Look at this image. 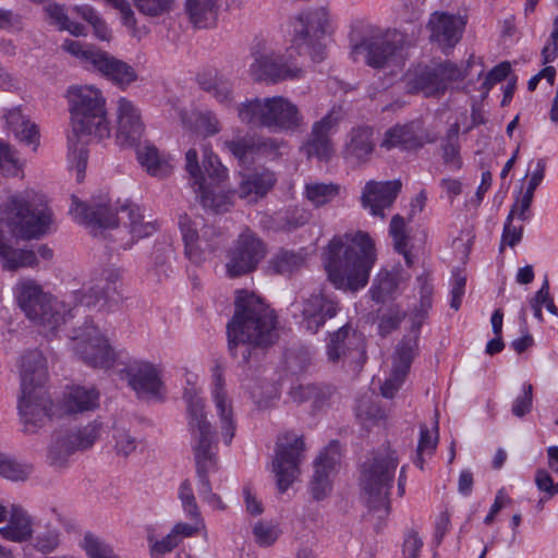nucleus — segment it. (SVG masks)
<instances>
[{
  "mask_svg": "<svg viewBox=\"0 0 558 558\" xmlns=\"http://www.w3.org/2000/svg\"><path fill=\"white\" fill-rule=\"evenodd\" d=\"M327 23L328 14L322 8L299 13L291 21V46L286 53L253 52L254 61L248 70L252 78L267 84L302 78L304 70L293 60L292 51L320 62L325 58V46L320 40L325 36Z\"/></svg>",
  "mask_w": 558,
  "mask_h": 558,
  "instance_id": "obj_1",
  "label": "nucleus"
},
{
  "mask_svg": "<svg viewBox=\"0 0 558 558\" xmlns=\"http://www.w3.org/2000/svg\"><path fill=\"white\" fill-rule=\"evenodd\" d=\"M234 306V314L227 324L228 349L231 356L244 365L256 349L277 341V316L260 298L244 290L238 292Z\"/></svg>",
  "mask_w": 558,
  "mask_h": 558,
  "instance_id": "obj_2",
  "label": "nucleus"
},
{
  "mask_svg": "<svg viewBox=\"0 0 558 558\" xmlns=\"http://www.w3.org/2000/svg\"><path fill=\"white\" fill-rule=\"evenodd\" d=\"M377 259L375 242L365 231L333 236L324 253V266L330 283L342 291L364 289Z\"/></svg>",
  "mask_w": 558,
  "mask_h": 558,
  "instance_id": "obj_3",
  "label": "nucleus"
},
{
  "mask_svg": "<svg viewBox=\"0 0 558 558\" xmlns=\"http://www.w3.org/2000/svg\"><path fill=\"white\" fill-rule=\"evenodd\" d=\"M47 377L44 354L39 350L26 352L21 359V397L17 404L24 433H36L51 416L53 403L44 387Z\"/></svg>",
  "mask_w": 558,
  "mask_h": 558,
  "instance_id": "obj_4",
  "label": "nucleus"
},
{
  "mask_svg": "<svg viewBox=\"0 0 558 558\" xmlns=\"http://www.w3.org/2000/svg\"><path fill=\"white\" fill-rule=\"evenodd\" d=\"M399 465L396 450L389 446L373 451L359 468V487L365 506L374 512H390V490Z\"/></svg>",
  "mask_w": 558,
  "mask_h": 558,
  "instance_id": "obj_5",
  "label": "nucleus"
},
{
  "mask_svg": "<svg viewBox=\"0 0 558 558\" xmlns=\"http://www.w3.org/2000/svg\"><path fill=\"white\" fill-rule=\"evenodd\" d=\"M184 398L187 403L189 428L192 434V449L196 464L197 490L204 499L213 493L208 473L217 469V445L215 433L205 413L202 398L186 391Z\"/></svg>",
  "mask_w": 558,
  "mask_h": 558,
  "instance_id": "obj_6",
  "label": "nucleus"
},
{
  "mask_svg": "<svg viewBox=\"0 0 558 558\" xmlns=\"http://www.w3.org/2000/svg\"><path fill=\"white\" fill-rule=\"evenodd\" d=\"M203 168L204 172L198 165L197 150L190 148L185 154V169L190 174L193 186L196 187L195 192L202 206L216 214L228 211L232 205L230 196L217 191L218 184L228 177L227 168L207 148L204 149Z\"/></svg>",
  "mask_w": 558,
  "mask_h": 558,
  "instance_id": "obj_7",
  "label": "nucleus"
},
{
  "mask_svg": "<svg viewBox=\"0 0 558 558\" xmlns=\"http://www.w3.org/2000/svg\"><path fill=\"white\" fill-rule=\"evenodd\" d=\"M72 128L77 141L92 137L98 141L110 136L106 100L92 86H73L68 92Z\"/></svg>",
  "mask_w": 558,
  "mask_h": 558,
  "instance_id": "obj_8",
  "label": "nucleus"
},
{
  "mask_svg": "<svg viewBox=\"0 0 558 558\" xmlns=\"http://www.w3.org/2000/svg\"><path fill=\"white\" fill-rule=\"evenodd\" d=\"M236 109L239 120L250 128L294 131L302 123L298 107L283 96L246 99Z\"/></svg>",
  "mask_w": 558,
  "mask_h": 558,
  "instance_id": "obj_9",
  "label": "nucleus"
},
{
  "mask_svg": "<svg viewBox=\"0 0 558 558\" xmlns=\"http://www.w3.org/2000/svg\"><path fill=\"white\" fill-rule=\"evenodd\" d=\"M0 213L11 233L24 240L40 238L52 223V211L47 205L33 206L22 194L8 197Z\"/></svg>",
  "mask_w": 558,
  "mask_h": 558,
  "instance_id": "obj_10",
  "label": "nucleus"
},
{
  "mask_svg": "<svg viewBox=\"0 0 558 558\" xmlns=\"http://www.w3.org/2000/svg\"><path fill=\"white\" fill-rule=\"evenodd\" d=\"M62 48L120 87H126L137 80V73L132 65L94 46L65 39Z\"/></svg>",
  "mask_w": 558,
  "mask_h": 558,
  "instance_id": "obj_11",
  "label": "nucleus"
},
{
  "mask_svg": "<svg viewBox=\"0 0 558 558\" xmlns=\"http://www.w3.org/2000/svg\"><path fill=\"white\" fill-rule=\"evenodd\" d=\"M179 229L184 243L185 256L194 264L205 260L207 253H214L226 242L223 232L213 225H207L203 217H179Z\"/></svg>",
  "mask_w": 558,
  "mask_h": 558,
  "instance_id": "obj_12",
  "label": "nucleus"
},
{
  "mask_svg": "<svg viewBox=\"0 0 558 558\" xmlns=\"http://www.w3.org/2000/svg\"><path fill=\"white\" fill-rule=\"evenodd\" d=\"M19 306L33 322L56 329L64 317L52 307V299L32 279H24L16 284Z\"/></svg>",
  "mask_w": 558,
  "mask_h": 558,
  "instance_id": "obj_13",
  "label": "nucleus"
},
{
  "mask_svg": "<svg viewBox=\"0 0 558 558\" xmlns=\"http://www.w3.org/2000/svg\"><path fill=\"white\" fill-rule=\"evenodd\" d=\"M304 451L305 444L302 435L287 432L278 437L272 471L276 473L280 493L287 492L300 474Z\"/></svg>",
  "mask_w": 558,
  "mask_h": 558,
  "instance_id": "obj_14",
  "label": "nucleus"
},
{
  "mask_svg": "<svg viewBox=\"0 0 558 558\" xmlns=\"http://www.w3.org/2000/svg\"><path fill=\"white\" fill-rule=\"evenodd\" d=\"M101 425L92 422L74 430L58 432L52 436L48 449V461L53 468L63 469L76 451L92 448L100 436Z\"/></svg>",
  "mask_w": 558,
  "mask_h": 558,
  "instance_id": "obj_15",
  "label": "nucleus"
},
{
  "mask_svg": "<svg viewBox=\"0 0 558 558\" xmlns=\"http://www.w3.org/2000/svg\"><path fill=\"white\" fill-rule=\"evenodd\" d=\"M74 332L73 351L85 364L95 368H110L113 365V349L93 322L86 320L84 326Z\"/></svg>",
  "mask_w": 558,
  "mask_h": 558,
  "instance_id": "obj_16",
  "label": "nucleus"
},
{
  "mask_svg": "<svg viewBox=\"0 0 558 558\" xmlns=\"http://www.w3.org/2000/svg\"><path fill=\"white\" fill-rule=\"evenodd\" d=\"M265 255V243L250 229H245L227 252L228 277L238 278L254 271Z\"/></svg>",
  "mask_w": 558,
  "mask_h": 558,
  "instance_id": "obj_17",
  "label": "nucleus"
},
{
  "mask_svg": "<svg viewBox=\"0 0 558 558\" xmlns=\"http://www.w3.org/2000/svg\"><path fill=\"white\" fill-rule=\"evenodd\" d=\"M326 353L328 360L333 363L342 360L352 365L354 369H360L366 361L365 337L347 323L329 332Z\"/></svg>",
  "mask_w": 558,
  "mask_h": 558,
  "instance_id": "obj_18",
  "label": "nucleus"
},
{
  "mask_svg": "<svg viewBox=\"0 0 558 558\" xmlns=\"http://www.w3.org/2000/svg\"><path fill=\"white\" fill-rule=\"evenodd\" d=\"M70 214L77 223L92 229H111L118 226V208L105 194L93 196L89 202L72 196Z\"/></svg>",
  "mask_w": 558,
  "mask_h": 558,
  "instance_id": "obj_19",
  "label": "nucleus"
},
{
  "mask_svg": "<svg viewBox=\"0 0 558 558\" xmlns=\"http://www.w3.org/2000/svg\"><path fill=\"white\" fill-rule=\"evenodd\" d=\"M400 51L401 45L397 39L386 34L363 38L352 47L351 56L354 61H357L360 56H364V62L368 66L380 70L395 64L400 57Z\"/></svg>",
  "mask_w": 558,
  "mask_h": 558,
  "instance_id": "obj_20",
  "label": "nucleus"
},
{
  "mask_svg": "<svg viewBox=\"0 0 558 558\" xmlns=\"http://www.w3.org/2000/svg\"><path fill=\"white\" fill-rule=\"evenodd\" d=\"M121 374L137 397L161 398L163 381L159 366L147 361H133L121 369Z\"/></svg>",
  "mask_w": 558,
  "mask_h": 558,
  "instance_id": "obj_21",
  "label": "nucleus"
},
{
  "mask_svg": "<svg viewBox=\"0 0 558 558\" xmlns=\"http://www.w3.org/2000/svg\"><path fill=\"white\" fill-rule=\"evenodd\" d=\"M342 119L341 109L335 107L312 126L308 140L302 150L308 157L328 160L332 154L331 133L336 132Z\"/></svg>",
  "mask_w": 558,
  "mask_h": 558,
  "instance_id": "obj_22",
  "label": "nucleus"
},
{
  "mask_svg": "<svg viewBox=\"0 0 558 558\" xmlns=\"http://www.w3.org/2000/svg\"><path fill=\"white\" fill-rule=\"evenodd\" d=\"M298 308L301 312V325L311 333H316L328 319L337 316L340 305L336 299L317 292L303 299Z\"/></svg>",
  "mask_w": 558,
  "mask_h": 558,
  "instance_id": "obj_23",
  "label": "nucleus"
},
{
  "mask_svg": "<svg viewBox=\"0 0 558 558\" xmlns=\"http://www.w3.org/2000/svg\"><path fill=\"white\" fill-rule=\"evenodd\" d=\"M401 187L400 180L366 182L361 195L363 208L368 209L372 216L385 219V209H389L393 205Z\"/></svg>",
  "mask_w": 558,
  "mask_h": 558,
  "instance_id": "obj_24",
  "label": "nucleus"
},
{
  "mask_svg": "<svg viewBox=\"0 0 558 558\" xmlns=\"http://www.w3.org/2000/svg\"><path fill=\"white\" fill-rule=\"evenodd\" d=\"M464 27L465 21L461 16L434 12L428 21L430 41L447 54L460 41Z\"/></svg>",
  "mask_w": 558,
  "mask_h": 558,
  "instance_id": "obj_25",
  "label": "nucleus"
},
{
  "mask_svg": "<svg viewBox=\"0 0 558 558\" xmlns=\"http://www.w3.org/2000/svg\"><path fill=\"white\" fill-rule=\"evenodd\" d=\"M101 278L95 286H93L87 293L83 294L77 304L71 312L80 314L84 312L85 307L111 308L118 304L121 296L118 291L119 274L113 269L104 271Z\"/></svg>",
  "mask_w": 558,
  "mask_h": 558,
  "instance_id": "obj_26",
  "label": "nucleus"
},
{
  "mask_svg": "<svg viewBox=\"0 0 558 558\" xmlns=\"http://www.w3.org/2000/svg\"><path fill=\"white\" fill-rule=\"evenodd\" d=\"M117 141L121 146H134L144 134L140 110L126 98H120L117 109Z\"/></svg>",
  "mask_w": 558,
  "mask_h": 558,
  "instance_id": "obj_27",
  "label": "nucleus"
},
{
  "mask_svg": "<svg viewBox=\"0 0 558 558\" xmlns=\"http://www.w3.org/2000/svg\"><path fill=\"white\" fill-rule=\"evenodd\" d=\"M340 444L332 440L320 452L315 461V473L311 482V489L314 499L322 500L331 490L329 474L340 461Z\"/></svg>",
  "mask_w": 558,
  "mask_h": 558,
  "instance_id": "obj_28",
  "label": "nucleus"
},
{
  "mask_svg": "<svg viewBox=\"0 0 558 558\" xmlns=\"http://www.w3.org/2000/svg\"><path fill=\"white\" fill-rule=\"evenodd\" d=\"M376 147L374 129L368 125L352 128L347 135L343 158L354 165L366 163Z\"/></svg>",
  "mask_w": 558,
  "mask_h": 558,
  "instance_id": "obj_29",
  "label": "nucleus"
},
{
  "mask_svg": "<svg viewBox=\"0 0 558 558\" xmlns=\"http://www.w3.org/2000/svg\"><path fill=\"white\" fill-rule=\"evenodd\" d=\"M432 142L414 122L404 125H396L386 131L380 144L386 149L400 147L402 149L421 148L425 143Z\"/></svg>",
  "mask_w": 558,
  "mask_h": 558,
  "instance_id": "obj_30",
  "label": "nucleus"
},
{
  "mask_svg": "<svg viewBox=\"0 0 558 558\" xmlns=\"http://www.w3.org/2000/svg\"><path fill=\"white\" fill-rule=\"evenodd\" d=\"M199 88L208 93L221 106L231 108L234 104L232 82L216 70H204L196 75Z\"/></svg>",
  "mask_w": 558,
  "mask_h": 558,
  "instance_id": "obj_31",
  "label": "nucleus"
},
{
  "mask_svg": "<svg viewBox=\"0 0 558 558\" xmlns=\"http://www.w3.org/2000/svg\"><path fill=\"white\" fill-rule=\"evenodd\" d=\"M405 83L411 94L421 93L427 97L444 94L434 66L424 65L409 70L405 74Z\"/></svg>",
  "mask_w": 558,
  "mask_h": 558,
  "instance_id": "obj_32",
  "label": "nucleus"
},
{
  "mask_svg": "<svg viewBox=\"0 0 558 558\" xmlns=\"http://www.w3.org/2000/svg\"><path fill=\"white\" fill-rule=\"evenodd\" d=\"M213 400L216 407L217 414L220 421V428L223 442L229 446L232 441L235 432V422L233 420L232 403L228 399L223 387L221 377H217L216 387L213 391Z\"/></svg>",
  "mask_w": 558,
  "mask_h": 558,
  "instance_id": "obj_33",
  "label": "nucleus"
},
{
  "mask_svg": "<svg viewBox=\"0 0 558 558\" xmlns=\"http://www.w3.org/2000/svg\"><path fill=\"white\" fill-rule=\"evenodd\" d=\"M306 263V253L304 248L294 251L279 248L268 260L267 268L274 275L291 277L294 272L301 270Z\"/></svg>",
  "mask_w": 558,
  "mask_h": 558,
  "instance_id": "obj_34",
  "label": "nucleus"
},
{
  "mask_svg": "<svg viewBox=\"0 0 558 558\" xmlns=\"http://www.w3.org/2000/svg\"><path fill=\"white\" fill-rule=\"evenodd\" d=\"M275 182L276 178L271 171L266 169L255 171L243 177L239 186V195L248 202H256L272 189Z\"/></svg>",
  "mask_w": 558,
  "mask_h": 558,
  "instance_id": "obj_35",
  "label": "nucleus"
},
{
  "mask_svg": "<svg viewBox=\"0 0 558 558\" xmlns=\"http://www.w3.org/2000/svg\"><path fill=\"white\" fill-rule=\"evenodd\" d=\"M402 280V269H381L375 277L369 289L371 299L376 303H385L396 298Z\"/></svg>",
  "mask_w": 558,
  "mask_h": 558,
  "instance_id": "obj_36",
  "label": "nucleus"
},
{
  "mask_svg": "<svg viewBox=\"0 0 558 558\" xmlns=\"http://www.w3.org/2000/svg\"><path fill=\"white\" fill-rule=\"evenodd\" d=\"M8 129L14 134L15 138L26 145H33L35 150L39 145V130L37 125L31 122L22 113L20 108H13L5 114Z\"/></svg>",
  "mask_w": 558,
  "mask_h": 558,
  "instance_id": "obj_37",
  "label": "nucleus"
},
{
  "mask_svg": "<svg viewBox=\"0 0 558 558\" xmlns=\"http://www.w3.org/2000/svg\"><path fill=\"white\" fill-rule=\"evenodd\" d=\"M99 392L95 388L72 387L64 395L62 409L68 414L93 411L98 407Z\"/></svg>",
  "mask_w": 558,
  "mask_h": 558,
  "instance_id": "obj_38",
  "label": "nucleus"
},
{
  "mask_svg": "<svg viewBox=\"0 0 558 558\" xmlns=\"http://www.w3.org/2000/svg\"><path fill=\"white\" fill-rule=\"evenodd\" d=\"M0 259L5 270L35 267L38 264L37 255L31 250L13 248L5 243V235L0 230Z\"/></svg>",
  "mask_w": 558,
  "mask_h": 558,
  "instance_id": "obj_39",
  "label": "nucleus"
},
{
  "mask_svg": "<svg viewBox=\"0 0 558 558\" xmlns=\"http://www.w3.org/2000/svg\"><path fill=\"white\" fill-rule=\"evenodd\" d=\"M32 521L21 507L12 506L5 526L0 527V535L8 541L21 543L32 536Z\"/></svg>",
  "mask_w": 558,
  "mask_h": 558,
  "instance_id": "obj_40",
  "label": "nucleus"
},
{
  "mask_svg": "<svg viewBox=\"0 0 558 558\" xmlns=\"http://www.w3.org/2000/svg\"><path fill=\"white\" fill-rule=\"evenodd\" d=\"M420 286V302L411 313L412 330L420 333V329L428 317V312L433 304V284L428 274H423L416 278Z\"/></svg>",
  "mask_w": 558,
  "mask_h": 558,
  "instance_id": "obj_41",
  "label": "nucleus"
},
{
  "mask_svg": "<svg viewBox=\"0 0 558 558\" xmlns=\"http://www.w3.org/2000/svg\"><path fill=\"white\" fill-rule=\"evenodd\" d=\"M191 22L198 28L214 26L218 19L216 0H186Z\"/></svg>",
  "mask_w": 558,
  "mask_h": 558,
  "instance_id": "obj_42",
  "label": "nucleus"
},
{
  "mask_svg": "<svg viewBox=\"0 0 558 558\" xmlns=\"http://www.w3.org/2000/svg\"><path fill=\"white\" fill-rule=\"evenodd\" d=\"M137 160L146 171L154 177L165 178L171 172V165L159 155L158 149L154 145H145L138 148Z\"/></svg>",
  "mask_w": 558,
  "mask_h": 558,
  "instance_id": "obj_43",
  "label": "nucleus"
},
{
  "mask_svg": "<svg viewBox=\"0 0 558 558\" xmlns=\"http://www.w3.org/2000/svg\"><path fill=\"white\" fill-rule=\"evenodd\" d=\"M460 126L453 123L449 126L444 143L441 145L444 163L453 171L462 168L459 143Z\"/></svg>",
  "mask_w": 558,
  "mask_h": 558,
  "instance_id": "obj_44",
  "label": "nucleus"
},
{
  "mask_svg": "<svg viewBox=\"0 0 558 558\" xmlns=\"http://www.w3.org/2000/svg\"><path fill=\"white\" fill-rule=\"evenodd\" d=\"M122 213L128 214L129 218V232L133 240L144 239L154 234L157 231L155 222H145L141 208L135 204H129L121 207Z\"/></svg>",
  "mask_w": 558,
  "mask_h": 558,
  "instance_id": "obj_45",
  "label": "nucleus"
},
{
  "mask_svg": "<svg viewBox=\"0 0 558 558\" xmlns=\"http://www.w3.org/2000/svg\"><path fill=\"white\" fill-rule=\"evenodd\" d=\"M340 193L336 183L310 182L305 184L304 195L315 207L332 202Z\"/></svg>",
  "mask_w": 558,
  "mask_h": 558,
  "instance_id": "obj_46",
  "label": "nucleus"
},
{
  "mask_svg": "<svg viewBox=\"0 0 558 558\" xmlns=\"http://www.w3.org/2000/svg\"><path fill=\"white\" fill-rule=\"evenodd\" d=\"M417 351L418 333L414 332L411 336L403 337L396 348L392 365L410 372L411 364Z\"/></svg>",
  "mask_w": 558,
  "mask_h": 558,
  "instance_id": "obj_47",
  "label": "nucleus"
},
{
  "mask_svg": "<svg viewBox=\"0 0 558 558\" xmlns=\"http://www.w3.org/2000/svg\"><path fill=\"white\" fill-rule=\"evenodd\" d=\"M288 396L296 404L312 401L314 409L320 408L327 398V393L322 387L311 384L293 386Z\"/></svg>",
  "mask_w": 558,
  "mask_h": 558,
  "instance_id": "obj_48",
  "label": "nucleus"
},
{
  "mask_svg": "<svg viewBox=\"0 0 558 558\" xmlns=\"http://www.w3.org/2000/svg\"><path fill=\"white\" fill-rule=\"evenodd\" d=\"M225 145L241 163H244L254 155H258L256 135H245L236 140L227 141Z\"/></svg>",
  "mask_w": 558,
  "mask_h": 558,
  "instance_id": "obj_49",
  "label": "nucleus"
},
{
  "mask_svg": "<svg viewBox=\"0 0 558 558\" xmlns=\"http://www.w3.org/2000/svg\"><path fill=\"white\" fill-rule=\"evenodd\" d=\"M33 465L22 463L3 453L0 460V475L14 482H24L33 473Z\"/></svg>",
  "mask_w": 558,
  "mask_h": 558,
  "instance_id": "obj_50",
  "label": "nucleus"
},
{
  "mask_svg": "<svg viewBox=\"0 0 558 558\" xmlns=\"http://www.w3.org/2000/svg\"><path fill=\"white\" fill-rule=\"evenodd\" d=\"M81 547L84 549L87 558H113L117 555L105 539L92 532L85 533Z\"/></svg>",
  "mask_w": 558,
  "mask_h": 558,
  "instance_id": "obj_51",
  "label": "nucleus"
},
{
  "mask_svg": "<svg viewBox=\"0 0 558 558\" xmlns=\"http://www.w3.org/2000/svg\"><path fill=\"white\" fill-rule=\"evenodd\" d=\"M22 166L16 151L7 143L0 141V173L5 177H19Z\"/></svg>",
  "mask_w": 558,
  "mask_h": 558,
  "instance_id": "obj_52",
  "label": "nucleus"
},
{
  "mask_svg": "<svg viewBox=\"0 0 558 558\" xmlns=\"http://www.w3.org/2000/svg\"><path fill=\"white\" fill-rule=\"evenodd\" d=\"M518 205L513 204L510 208V211L506 218L504 223L501 242H500V251H502L504 245H509L511 247L519 244L523 236V227H515L512 225L514 215L517 213Z\"/></svg>",
  "mask_w": 558,
  "mask_h": 558,
  "instance_id": "obj_53",
  "label": "nucleus"
},
{
  "mask_svg": "<svg viewBox=\"0 0 558 558\" xmlns=\"http://www.w3.org/2000/svg\"><path fill=\"white\" fill-rule=\"evenodd\" d=\"M311 211L302 207H294L286 213L280 222V229L286 232H292L311 220Z\"/></svg>",
  "mask_w": 558,
  "mask_h": 558,
  "instance_id": "obj_54",
  "label": "nucleus"
},
{
  "mask_svg": "<svg viewBox=\"0 0 558 558\" xmlns=\"http://www.w3.org/2000/svg\"><path fill=\"white\" fill-rule=\"evenodd\" d=\"M88 151L84 145L77 147L73 144L72 137H69V162L72 168L76 169V180L82 182L85 177L87 166Z\"/></svg>",
  "mask_w": 558,
  "mask_h": 558,
  "instance_id": "obj_55",
  "label": "nucleus"
},
{
  "mask_svg": "<svg viewBox=\"0 0 558 558\" xmlns=\"http://www.w3.org/2000/svg\"><path fill=\"white\" fill-rule=\"evenodd\" d=\"M179 499L181 500L186 515L190 519L199 521L201 511L193 493L192 484L189 480L181 483L179 487Z\"/></svg>",
  "mask_w": 558,
  "mask_h": 558,
  "instance_id": "obj_56",
  "label": "nucleus"
},
{
  "mask_svg": "<svg viewBox=\"0 0 558 558\" xmlns=\"http://www.w3.org/2000/svg\"><path fill=\"white\" fill-rule=\"evenodd\" d=\"M114 450L118 456L129 457L137 448V439L129 430L120 427L113 429Z\"/></svg>",
  "mask_w": 558,
  "mask_h": 558,
  "instance_id": "obj_57",
  "label": "nucleus"
},
{
  "mask_svg": "<svg viewBox=\"0 0 558 558\" xmlns=\"http://www.w3.org/2000/svg\"><path fill=\"white\" fill-rule=\"evenodd\" d=\"M136 9L147 16H159L169 12L173 0H133Z\"/></svg>",
  "mask_w": 558,
  "mask_h": 558,
  "instance_id": "obj_58",
  "label": "nucleus"
},
{
  "mask_svg": "<svg viewBox=\"0 0 558 558\" xmlns=\"http://www.w3.org/2000/svg\"><path fill=\"white\" fill-rule=\"evenodd\" d=\"M533 408V386L531 384H524L522 387V393L519 395L511 408V413L517 417H523L532 411Z\"/></svg>",
  "mask_w": 558,
  "mask_h": 558,
  "instance_id": "obj_59",
  "label": "nucleus"
},
{
  "mask_svg": "<svg viewBox=\"0 0 558 558\" xmlns=\"http://www.w3.org/2000/svg\"><path fill=\"white\" fill-rule=\"evenodd\" d=\"M438 81H440L442 85V92L445 93L448 86V83L453 81H461L465 77V73L456 65L454 63H451L449 61L442 62L434 66Z\"/></svg>",
  "mask_w": 558,
  "mask_h": 558,
  "instance_id": "obj_60",
  "label": "nucleus"
},
{
  "mask_svg": "<svg viewBox=\"0 0 558 558\" xmlns=\"http://www.w3.org/2000/svg\"><path fill=\"white\" fill-rule=\"evenodd\" d=\"M389 234L393 240V246L397 252L404 251L408 246V235L405 233V221L400 215H395L389 225Z\"/></svg>",
  "mask_w": 558,
  "mask_h": 558,
  "instance_id": "obj_61",
  "label": "nucleus"
},
{
  "mask_svg": "<svg viewBox=\"0 0 558 558\" xmlns=\"http://www.w3.org/2000/svg\"><path fill=\"white\" fill-rule=\"evenodd\" d=\"M409 372L392 365L390 376L380 387L381 395L385 398H393L397 391L402 387Z\"/></svg>",
  "mask_w": 558,
  "mask_h": 558,
  "instance_id": "obj_62",
  "label": "nucleus"
},
{
  "mask_svg": "<svg viewBox=\"0 0 558 558\" xmlns=\"http://www.w3.org/2000/svg\"><path fill=\"white\" fill-rule=\"evenodd\" d=\"M60 545V532L56 529L39 533L34 541V548L43 554H49Z\"/></svg>",
  "mask_w": 558,
  "mask_h": 558,
  "instance_id": "obj_63",
  "label": "nucleus"
},
{
  "mask_svg": "<svg viewBox=\"0 0 558 558\" xmlns=\"http://www.w3.org/2000/svg\"><path fill=\"white\" fill-rule=\"evenodd\" d=\"M541 57L543 64H549L558 58V14L553 21V29L547 44L541 51Z\"/></svg>",
  "mask_w": 558,
  "mask_h": 558,
  "instance_id": "obj_64",
  "label": "nucleus"
}]
</instances>
